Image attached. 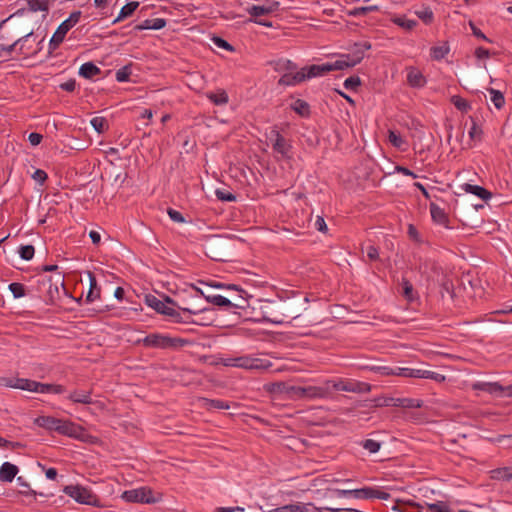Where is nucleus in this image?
Listing matches in <instances>:
<instances>
[{
	"label": "nucleus",
	"mask_w": 512,
	"mask_h": 512,
	"mask_svg": "<svg viewBox=\"0 0 512 512\" xmlns=\"http://www.w3.org/2000/svg\"><path fill=\"white\" fill-rule=\"evenodd\" d=\"M271 64L273 65L274 70L277 72L287 73L290 71L297 70V65L288 59H279L277 61L272 62Z\"/></svg>",
	"instance_id": "obj_33"
},
{
	"label": "nucleus",
	"mask_w": 512,
	"mask_h": 512,
	"mask_svg": "<svg viewBox=\"0 0 512 512\" xmlns=\"http://www.w3.org/2000/svg\"><path fill=\"white\" fill-rule=\"evenodd\" d=\"M418 378L431 379L438 383L445 381V376L423 368H418Z\"/></svg>",
	"instance_id": "obj_41"
},
{
	"label": "nucleus",
	"mask_w": 512,
	"mask_h": 512,
	"mask_svg": "<svg viewBox=\"0 0 512 512\" xmlns=\"http://www.w3.org/2000/svg\"><path fill=\"white\" fill-rule=\"evenodd\" d=\"M268 139L272 143L274 152L281 155V158L283 159L290 158V151L292 146L275 127L270 130Z\"/></svg>",
	"instance_id": "obj_12"
},
{
	"label": "nucleus",
	"mask_w": 512,
	"mask_h": 512,
	"mask_svg": "<svg viewBox=\"0 0 512 512\" xmlns=\"http://www.w3.org/2000/svg\"><path fill=\"white\" fill-rule=\"evenodd\" d=\"M87 275L89 277V291L86 296V302L92 303L100 298L101 289L98 286L95 275L90 271L87 272Z\"/></svg>",
	"instance_id": "obj_25"
},
{
	"label": "nucleus",
	"mask_w": 512,
	"mask_h": 512,
	"mask_svg": "<svg viewBox=\"0 0 512 512\" xmlns=\"http://www.w3.org/2000/svg\"><path fill=\"white\" fill-rule=\"evenodd\" d=\"M371 48L369 42L356 43L354 50L348 54L342 55L340 59L336 60V66L339 70L354 67L364 58V52Z\"/></svg>",
	"instance_id": "obj_7"
},
{
	"label": "nucleus",
	"mask_w": 512,
	"mask_h": 512,
	"mask_svg": "<svg viewBox=\"0 0 512 512\" xmlns=\"http://www.w3.org/2000/svg\"><path fill=\"white\" fill-rule=\"evenodd\" d=\"M378 10H379V7L376 6V5L361 6V7L354 8L350 12V15H352V16H361V15H366L369 12H374V11H378Z\"/></svg>",
	"instance_id": "obj_50"
},
{
	"label": "nucleus",
	"mask_w": 512,
	"mask_h": 512,
	"mask_svg": "<svg viewBox=\"0 0 512 512\" xmlns=\"http://www.w3.org/2000/svg\"><path fill=\"white\" fill-rule=\"evenodd\" d=\"M166 26V20L164 18L146 19L142 23L134 27L135 31L142 30H160Z\"/></svg>",
	"instance_id": "obj_28"
},
{
	"label": "nucleus",
	"mask_w": 512,
	"mask_h": 512,
	"mask_svg": "<svg viewBox=\"0 0 512 512\" xmlns=\"http://www.w3.org/2000/svg\"><path fill=\"white\" fill-rule=\"evenodd\" d=\"M204 298L207 300V302L212 303L216 306H225L230 307L232 304L231 299L226 298L222 295H204Z\"/></svg>",
	"instance_id": "obj_44"
},
{
	"label": "nucleus",
	"mask_w": 512,
	"mask_h": 512,
	"mask_svg": "<svg viewBox=\"0 0 512 512\" xmlns=\"http://www.w3.org/2000/svg\"><path fill=\"white\" fill-rule=\"evenodd\" d=\"M67 398L75 404L88 405L93 403L91 390L76 389L70 392Z\"/></svg>",
	"instance_id": "obj_21"
},
{
	"label": "nucleus",
	"mask_w": 512,
	"mask_h": 512,
	"mask_svg": "<svg viewBox=\"0 0 512 512\" xmlns=\"http://www.w3.org/2000/svg\"><path fill=\"white\" fill-rule=\"evenodd\" d=\"M36 381L26 378H15L14 388L34 392Z\"/></svg>",
	"instance_id": "obj_39"
},
{
	"label": "nucleus",
	"mask_w": 512,
	"mask_h": 512,
	"mask_svg": "<svg viewBox=\"0 0 512 512\" xmlns=\"http://www.w3.org/2000/svg\"><path fill=\"white\" fill-rule=\"evenodd\" d=\"M430 214H431V218L434 223L443 225L446 228H450L448 225V223H449L448 215L446 214L444 209L440 208L434 202L430 203Z\"/></svg>",
	"instance_id": "obj_22"
},
{
	"label": "nucleus",
	"mask_w": 512,
	"mask_h": 512,
	"mask_svg": "<svg viewBox=\"0 0 512 512\" xmlns=\"http://www.w3.org/2000/svg\"><path fill=\"white\" fill-rule=\"evenodd\" d=\"M329 383L326 382L324 386H294L285 383L274 384V391L287 394L290 398L295 400H311L317 398H325L329 394Z\"/></svg>",
	"instance_id": "obj_3"
},
{
	"label": "nucleus",
	"mask_w": 512,
	"mask_h": 512,
	"mask_svg": "<svg viewBox=\"0 0 512 512\" xmlns=\"http://www.w3.org/2000/svg\"><path fill=\"white\" fill-rule=\"evenodd\" d=\"M9 290L15 298H21L25 296V286L18 282L9 284Z\"/></svg>",
	"instance_id": "obj_52"
},
{
	"label": "nucleus",
	"mask_w": 512,
	"mask_h": 512,
	"mask_svg": "<svg viewBox=\"0 0 512 512\" xmlns=\"http://www.w3.org/2000/svg\"><path fill=\"white\" fill-rule=\"evenodd\" d=\"M33 35V32H29L27 33L26 35L16 39L15 41H13L11 44H7L4 42V39H5V36L3 35V33L0 31V57L2 56H6V55H10L14 49L16 48L17 45H20L19 46V50H20V53L21 54H24L25 52L23 51L24 49V43L26 41H28V39Z\"/></svg>",
	"instance_id": "obj_17"
},
{
	"label": "nucleus",
	"mask_w": 512,
	"mask_h": 512,
	"mask_svg": "<svg viewBox=\"0 0 512 512\" xmlns=\"http://www.w3.org/2000/svg\"><path fill=\"white\" fill-rule=\"evenodd\" d=\"M90 123L98 133H103L108 129V122L104 117H94L91 119Z\"/></svg>",
	"instance_id": "obj_49"
},
{
	"label": "nucleus",
	"mask_w": 512,
	"mask_h": 512,
	"mask_svg": "<svg viewBox=\"0 0 512 512\" xmlns=\"http://www.w3.org/2000/svg\"><path fill=\"white\" fill-rule=\"evenodd\" d=\"M488 92L491 95V101L497 109H501L505 105V97L503 93L494 88H489Z\"/></svg>",
	"instance_id": "obj_46"
},
{
	"label": "nucleus",
	"mask_w": 512,
	"mask_h": 512,
	"mask_svg": "<svg viewBox=\"0 0 512 512\" xmlns=\"http://www.w3.org/2000/svg\"><path fill=\"white\" fill-rule=\"evenodd\" d=\"M29 10L32 12L43 11L48 12L49 3L48 0H27Z\"/></svg>",
	"instance_id": "obj_45"
},
{
	"label": "nucleus",
	"mask_w": 512,
	"mask_h": 512,
	"mask_svg": "<svg viewBox=\"0 0 512 512\" xmlns=\"http://www.w3.org/2000/svg\"><path fill=\"white\" fill-rule=\"evenodd\" d=\"M450 52L448 42H443L442 45L433 46L430 48V56L432 60L440 61Z\"/></svg>",
	"instance_id": "obj_32"
},
{
	"label": "nucleus",
	"mask_w": 512,
	"mask_h": 512,
	"mask_svg": "<svg viewBox=\"0 0 512 512\" xmlns=\"http://www.w3.org/2000/svg\"><path fill=\"white\" fill-rule=\"evenodd\" d=\"M391 20L394 24L401 27L405 31H411L416 26V22L414 20L408 19L405 15L394 16Z\"/></svg>",
	"instance_id": "obj_36"
},
{
	"label": "nucleus",
	"mask_w": 512,
	"mask_h": 512,
	"mask_svg": "<svg viewBox=\"0 0 512 512\" xmlns=\"http://www.w3.org/2000/svg\"><path fill=\"white\" fill-rule=\"evenodd\" d=\"M121 498L129 503H145L154 504L162 499V494L154 495L150 487L143 486L136 489L126 490L122 493Z\"/></svg>",
	"instance_id": "obj_4"
},
{
	"label": "nucleus",
	"mask_w": 512,
	"mask_h": 512,
	"mask_svg": "<svg viewBox=\"0 0 512 512\" xmlns=\"http://www.w3.org/2000/svg\"><path fill=\"white\" fill-rule=\"evenodd\" d=\"M339 495H353L357 499H383L387 500L390 497V494L371 487H365L361 489L354 490H339Z\"/></svg>",
	"instance_id": "obj_13"
},
{
	"label": "nucleus",
	"mask_w": 512,
	"mask_h": 512,
	"mask_svg": "<svg viewBox=\"0 0 512 512\" xmlns=\"http://www.w3.org/2000/svg\"><path fill=\"white\" fill-rule=\"evenodd\" d=\"M472 389L484 391L489 394H502L505 391L504 386L498 382H475L472 384Z\"/></svg>",
	"instance_id": "obj_23"
},
{
	"label": "nucleus",
	"mask_w": 512,
	"mask_h": 512,
	"mask_svg": "<svg viewBox=\"0 0 512 512\" xmlns=\"http://www.w3.org/2000/svg\"><path fill=\"white\" fill-rule=\"evenodd\" d=\"M205 254L215 261H225L228 257L227 241L219 236L209 238L205 243Z\"/></svg>",
	"instance_id": "obj_8"
},
{
	"label": "nucleus",
	"mask_w": 512,
	"mask_h": 512,
	"mask_svg": "<svg viewBox=\"0 0 512 512\" xmlns=\"http://www.w3.org/2000/svg\"><path fill=\"white\" fill-rule=\"evenodd\" d=\"M201 401L207 410H222L230 407L227 402L218 399L202 398Z\"/></svg>",
	"instance_id": "obj_35"
},
{
	"label": "nucleus",
	"mask_w": 512,
	"mask_h": 512,
	"mask_svg": "<svg viewBox=\"0 0 512 512\" xmlns=\"http://www.w3.org/2000/svg\"><path fill=\"white\" fill-rule=\"evenodd\" d=\"M391 404L390 405H393V406H397V407H404V408H411V407H414V400L413 399H408V398H396V399H391Z\"/></svg>",
	"instance_id": "obj_54"
},
{
	"label": "nucleus",
	"mask_w": 512,
	"mask_h": 512,
	"mask_svg": "<svg viewBox=\"0 0 512 512\" xmlns=\"http://www.w3.org/2000/svg\"><path fill=\"white\" fill-rule=\"evenodd\" d=\"M167 213L172 221L177 222V223L185 222L183 215L179 211L169 208L167 210Z\"/></svg>",
	"instance_id": "obj_62"
},
{
	"label": "nucleus",
	"mask_w": 512,
	"mask_h": 512,
	"mask_svg": "<svg viewBox=\"0 0 512 512\" xmlns=\"http://www.w3.org/2000/svg\"><path fill=\"white\" fill-rule=\"evenodd\" d=\"M491 478L494 480L509 481L512 479L510 467L496 468L491 471Z\"/></svg>",
	"instance_id": "obj_38"
},
{
	"label": "nucleus",
	"mask_w": 512,
	"mask_h": 512,
	"mask_svg": "<svg viewBox=\"0 0 512 512\" xmlns=\"http://www.w3.org/2000/svg\"><path fill=\"white\" fill-rule=\"evenodd\" d=\"M138 7H139L138 2H136V1L128 2L121 8L119 15L113 21V23H117V22L131 16Z\"/></svg>",
	"instance_id": "obj_34"
},
{
	"label": "nucleus",
	"mask_w": 512,
	"mask_h": 512,
	"mask_svg": "<svg viewBox=\"0 0 512 512\" xmlns=\"http://www.w3.org/2000/svg\"><path fill=\"white\" fill-rule=\"evenodd\" d=\"M81 17V11H74L70 14L69 18L63 21L53 34L50 43H49V49L54 50L57 48L64 40L65 35L67 32L76 25ZM51 53V51H49Z\"/></svg>",
	"instance_id": "obj_9"
},
{
	"label": "nucleus",
	"mask_w": 512,
	"mask_h": 512,
	"mask_svg": "<svg viewBox=\"0 0 512 512\" xmlns=\"http://www.w3.org/2000/svg\"><path fill=\"white\" fill-rule=\"evenodd\" d=\"M362 446L364 449L368 450L370 453H376L380 449V443L375 440H372V439H367V440L363 441Z\"/></svg>",
	"instance_id": "obj_56"
},
{
	"label": "nucleus",
	"mask_w": 512,
	"mask_h": 512,
	"mask_svg": "<svg viewBox=\"0 0 512 512\" xmlns=\"http://www.w3.org/2000/svg\"><path fill=\"white\" fill-rule=\"evenodd\" d=\"M288 316L284 313L275 314L271 316H264V321L273 323V324H283L286 321Z\"/></svg>",
	"instance_id": "obj_57"
},
{
	"label": "nucleus",
	"mask_w": 512,
	"mask_h": 512,
	"mask_svg": "<svg viewBox=\"0 0 512 512\" xmlns=\"http://www.w3.org/2000/svg\"><path fill=\"white\" fill-rule=\"evenodd\" d=\"M231 361H233V367L247 370H267L272 366V363L269 360L250 356L237 357Z\"/></svg>",
	"instance_id": "obj_11"
},
{
	"label": "nucleus",
	"mask_w": 512,
	"mask_h": 512,
	"mask_svg": "<svg viewBox=\"0 0 512 512\" xmlns=\"http://www.w3.org/2000/svg\"><path fill=\"white\" fill-rule=\"evenodd\" d=\"M35 249L33 245H24L19 248L20 257L23 260H31L34 256Z\"/></svg>",
	"instance_id": "obj_53"
},
{
	"label": "nucleus",
	"mask_w": 512,
	"mask_h": 512,
	"mask_svg": "<svg viewBox=\"0 0 512 512\" xmlns=\"http://www.w3.org/2000/svg\"><path fill=\"white\" fill-rule=\"evenodd\" d=\"M138 343H142L147 348L168 349L182 346L185 341L180 338H172L160 333H151L143 339H139Z\"/></svg>",
	"instance_id": "obj_5"
},
{
	"label": "nucleus",
	"mask_w": 512,
	"mask_h": 512,
	"mask_svg": "<svg viewBox=\"0 0 512 512\" xmlns=\"http://www.w3.org/2000/svg\"><path fill=\"white\" fill-rule=\"evenodd\" d=\"M394 373L397 376L416 377V371L414 369H410V368L397 367V368H395Z\"/></svg>",
	"instance_id": "obj_60"
},
{
	"label": "nucleus",
	"mask_w": 512,
	"mask_h": 512,
	"mask_svg": "<svg viewBox=\"0 0 512 512\" xmlns=\"http://www.w3.org/2000/svg\"><path fill=\"white\" fill-rule=\"evenodd\" d=\"M291 109L303 117L308 116L310 113L309 104L302 99L295 100L291 104Z\"/></svg>",
	"instance_id": "obj_40"
},
{
	"label": "nucleus",
	"mask_w": 512,
	"mask_h": 512,
	"mask_svg": "<svg viewBox=\"0 0 512 512\" xmlns=\"http://www.w3.org/2000/svg\"><path fill=\"white\" fill-rule=\"evenodd\" d=\"M213 43L218 47L222 48L228 51H233V47L231 44H229L226 40L222 39L221 37H213Z\"/></svg>",
	"instance_id": "obj_61"
},
{
	"label": "nucleus",
	"mask_w": 512,
	"mask_h": 512,
	"mask_svg": "<svg viewBox=\"0 0 512 512\" xmlns=\"http://www.w3.org/2000/svg\"><path fill=\"white\" fill-rule=\"evenodd\" d=\"M389 141L393 146L397 148H402L403 140L401 136L397 134L395 131H389Z\"/></svg>",
	"instance_id": "obj_59"
},
{
	"label": "nucleus",
	"mask_w": 512,
	"mask_h": 512,
	"mask_svg": "<svg viewBox=\"0 0 512 512\" xmlns=\"http://www.w3.org/2000/svg\"><path fill=\"white\" fill-rule=\"evenodd\" d=\"M145 303L158 313L170 317L171 320L175 323H196L192 319V315H197L207 310L206 308L192 309L187 307H180L177 306L176 302L168 296L165 297L164 301H162L151 294L146 295Z\"/></svg>",
	"instance_id": "obj_1"
},
{
	"label": "nucleus",
	"mask_w": 512,
	"mask_h": 512,
	"mask_svg": "<svg viewBox=\"0 0 512 512\" xmlns=\"http://www.w3.org/2000/svg\"><path fill=\"white\" fill-rule=\"evenodd\" d=\"M43 284H48L47 293L49 295V301L54 302L55 298L59 296V288L65 289L64 287V276L61 273H57L54 277H49L43 281Z\"/></svg>",
	"instance_id": "obj_19"
},
{
	"label": "nucleus",
	"mask_w": 512,
	"mask_h": 512,
	"mask_svg": "<svg viewBox=\"0 0 512 512\" xmlns=\"http://www.w3.org/2000/svg\"><path fill=\"white\" fill-rule=\"evenodd\" d=\"M403 295L408 300H412L413 298V285L406 280H403Z\"/></svg>",
	"instance_id": "obj_63"
},
{
	"label": "nucleus",
	"mask_w": 512,
	"mask_h": 512,
	"mask_svg": "<svg viewBox=\"0 0 512 512\" xmlns=\"http://www.w3.org/2000/svg\"><path fill=\"white\" fill-rule=\"evenodd\" d=\"M420 272L422 277L426 278L427 289L430 288L431 284H439V293L443 301L453 302L455 298V287L452 279L442 275L441 268L436 264L435 261H425L420 266Z\"/></svg>",
	"instance_id": "obj_2"
},
{
	"label": "nucleus",
	"mask_w": 512,
	"mask_h": 512,
	"mask_svg": "<svg viewBox=\"0 0 512 512\" xmlns=\"http://www.w3.org/2000/svg\"><path fill=\"white\" fill-rule=\"evenodd\" d=\"M462 189L466 193H471V194L479 197L483 201H488L492 197V193L490 191H488L487 189H485L484 187L479 186V185H472L469 183H465L464 185H462Z\"/></svg>",
	"instance_id": "obj_27"
},
{
	"label": "nucleus",
	"mask_w": 512,
	"mask_h": 512,
	"mask_svg": "<svg viewBox=\"0 0 512 512\" xmlns=\"http://www.w3.org/2000/svg\"><path fill=\"white\" fill-rule=\"evenodd\" d=\"M60 420L51 416H39L35 419V424L39 427L45 428L50 431H55L58 433Z\"/></svg>",
	"instance_id": "obj_29"
},
{
	"label": "nucleus",
	"mask_w": 512,
	"mask_h": 512,
	"mask_svg": "<svg viewBox=\"0 0 512 512\" xmlns=\"http://www.w3.org/2000/svg\"><path fill=\"white\" fill-rule=\"evenodd\" d=\"M58 427V433L61 435L75 438L84 442H87L90 438H92V436H90L82 426L69 420L61 419Z\"/></svg>",
	"instance_id": "obj_10"
},
{
	"label": "nucleus",
	"mask_w": 512,
	"mask_h": 512,
	"mask_svg": "<svg viewBox=\"0 0 512 512\" xmlns=\"http://www.w3.org/2000/svg\"><path fill=\"white\" fill-rule=\"evenodd\" d=\"M269 512H307L306 505L302 503L288 504L270 510Z\"/></svg>",
	"instance_id": "obj_43"
},
{
	"label": "nucleus",
	"mask_w": 512,
	"mask_h": 512,
	"mask_svg": "<svg viewBox=\"0 0 512 512\" xmlns=\"http://www.w3.org/2000/svg\"><path fill=\"white\" fill-rule=\"evenodd\" d=\"M329 388L333 387V389L337 391H346V392H354V393H364L370 390V386L367 383L356 382V381H338L332 382L329 381Z\"/></svg>",
	"instance_id": "obj_15"
},
{
	"label": "nucleus",
	"mask_w": 512,
	"mask_h": 512,
	"mask_svg": "<svg viewBox=\"0 0 512 512\" xmlns=\"http://www.w3.org/2000/svg\"><path fill=\"white\" fill-rule=\"evenodd\" d=\"M279 2L267 0L262 5H252L247 8L248 13L255 19H260L261 16L271 14L278 10Z\"/></svg>",
	"instance_id": "obj_18"
},
{
	"label": "nucleus",
	"mask_w": 512,
	"mask_h": 512,
	"mask_svg": "<svg viewBox=\"0 0 512 512\" xmlns=\"http://www.w3.org/2000/svg\"><path fill=\"white\" fill-rule=\"evenodd\" d=\"M418 19L425 25H430L434 21V13L430 7L423 6L422 9L418 11Z\"/></svg>",
	"instance_id": "obj_48"
},
{
	"label": "nucleus",
	"mask_w": 512,
	"mask_h": 512,
	"mask_svg": "<svg viewBox=\"0 0 512 512\" xmlns=\"http://www.w3.org/2000/svg\"><path fill=\"white\" fill-rule=\"evenodd\" d=\"M100 73H101L100 68L92 62H86V63L82 64L79 69V75L86 79H92L93 77L99 75Z\"/></svg>",
	"instance_id": "obj_31"
},
{
	"label": "nucleus",
	"mask_w": 512,
	"mask_h": 512,
	"mask_svg": "<svg viewBox=\"0 0 512 512\" xmlns=\"http://www.w3.org/2000/svg\"><path fill=\"white\" fill-rule=\"evenodd\" d=\"M19 469L10 462H4L0 467V480L3 482H12L18 474Z\"/></svg>",
	"instance_id": "obj_26"
},
{
	"label": "nucleus",
	"mask_w": 512,
	"mask_h": 512,
	"mask_svg": "<svg viewBox=\"0 0 512 512\" xmlns=\"http://www.w3.org/2000/svg\"><path fill=\"white\" fill-rule=\"evenodd\" d=\"M63 492L80 504L100 506L98 497L90 489L81 485H67L63 488Z\"/></svg>",
	"instance_id": "obj_6"
},
{
	"label": "nucleus",
	"mask_w": 512,
	"mask_h": 512,
	"mask_svg": "<svg viewBox=\"0 0 512 512\" xmlns=\"http://www.w3.org/2000/svg\"><path fill=\"white\" fill-rule=\"evenodd\" d=\"M423 505L428 508V512H451L447 503L441 500H435V502L423 500Z\"/></svg>",
	"instance_id": "obj_37"
},
{
	"label": "nucleus",
	"mask_w": 512,
	"mask_h": 512,
	"mask_svg": "<svg viewBox=\"0 0 512 512\" xmlns=\"http://www.w3.org/2000/svg\"><path fill=\"white\" fill-rule=\"evenodd\" d=\"M361 85V80L358 76L348 77L344 81V87L348 90H356Z\"/></svg>",
	"instance_id": "obj_55"
},
{
	"label": "nucleus",
	"mask_w": 512,
	"mask_h": 512,
	"mask_svg": "<svg viewBox=\"0 0 512 512\" xmlns=\"http://www.w3.org/2000/svg\"><path fill=\"white\" fill-rule=\"evenodd\" d=\"M32 178L39 182L40 184H43L44 181L47 179V173L44 171V170H41V169H37L33 175H32Z\"/></svg>",
	"instance_id": "obj_64"
},
{
	"label": "nucleus",
	"mask_w": 512,
	"mask_h": 512,
	"mask_svg": "<svg viewBox=\"0 0 512 512\" xmlns=\"http://www.w3.org/2000/svg\"><path fill=\"white\" fill-rule=\"evenodd\" d=\"M37 393L63 394L66 392L65 386L61 384H49L36 381L35 391Z\"/></svg>",
	"instance_id": "obj_30"
},
{
	"label": "nucleus",
	"mask_w": 512,
	"mask_h": 512,
	"mask_svg": "<svg viewBox=\"0 0 512 512\" xmlns=\"http://www.w3.org/2000/svg\"><path fill=\"white\" fill-rule=\"evenodd\" d=\"M451 103L461 112L466 113L471 109V105L467 100L462 98L459 95H454L451 97Z\"/></svg>",
	"instance_id": "obj_47"
},
{
	"label": "nucleus",
	"mask_w": 512,
	"mask_h": 512,
	"mask_svg": "<svg viewBox=\"0 0 512 512\" xmlns=\"http://www.w3.org/2000/svg\"><path fill=\"white\" fill-rule=\"evenodd\" d=\"M215 194H216V197L219 200H221V201L231 202V201H235L236 200V196L235 195H233L232 193H230L228 191H225V190L217 189Z\"/></svg>",
	"instance_id": "obj_58"
},
{
	"label": "nucleus",
	"mask_w": 512,
	"mask_h": 512,
	"mask_svg": "<svg viewBox=\"0 0 512 512\" xmlns=\"http://www.w3.org/2000/svg\"><path fill=\"white\" fill-rule=\"evenodd\" d=\"M336 66V61L333 63H325L321 65H311L307 67H303L301 69V73L304 74V81L308 79H312L318 76H322L328 72L339 70Z\"/></svg>",
	"instance_id": "obj_16"
},
{
	"label": "nucleus",
	"mask_w": 512,
	"mask_h": 512,
	"mask_svg": "<svg viewBox=\"0 0 512 512\" xmlns=\"http://www.w3.org/2000/svg\"><path fill=\"white\" fill-rule=\"evenodd\" d=\"M208 99L215 105H224L228 102V95L224 90L210 92L207 94Z\"/></svg>",
	"instance_id": "obj_42"
},
{
	"label": "nucleus",
	"mask_w": 512,
	"mask_h": 512,
	"mask_svg": "<svg viewBox=\"0 0 512 512\" xmlns=\"http://www.w3.org/2000/svg\"><path fill=\"white\" fill-rule=\"evenodd\" d=\"M436 485L434 482L428 479H418V496H421L422 501L427 500L429 502H435L434 496L436 494H440L439 491L436 489ZM420 497H418V500ZM425 505H423V502L418 501V512H422V509Z\"/></svg>",
	"instance_id": "obj_14"
},
{
	"label": "nucleus",
	"mask_w": 512,
	"mask_h": 512,
	"mask_svg": "<svg viewBox=\"0 0 512 512\" xmlns=\"http://www.w3.org/2000/svg\"><path fill=\"white\" fill-rule=\"evenodd\" d=\"M304 81V74L300 71H290L284 73L279 79L278 84L282 86H294Z\"/></svg>",
	"instance_id": "obj_24"
},
{
	"label": "nucleus",
	"mask_w": 512,
	"mask_h": 512,
	"mask_svg": "<svg viewBox=\"0 0 512 512\" xmlns=\"http://www.w3.org/2000/svg\"><path fill=\"white\" fill-rule=\"evenodd\" d=\"M131 75V66L126 65L116 71L115 77L118 82H126Z\"/></svg>",
	"instance_id": "obj_51"
},
{
	"label": "nucleus",
	"mask_w": 512,
	"mask_h": 512,
	"mask_svg": "<svg viewBox=\"0 0 512 512\" xmlns=\"http://www.w3.org/2000/svg\"><path fill=\"white\" fill-rule=\"evenodd\" d=\"M227 289L235 290L238 292V294L235 297H232V304L230 305V307L237 309H245L248 306V293L245 290L239 288L235 284H229L227 286Z\"/></svg>",
	"instance_id": "obj_20"
}]
</instances>
